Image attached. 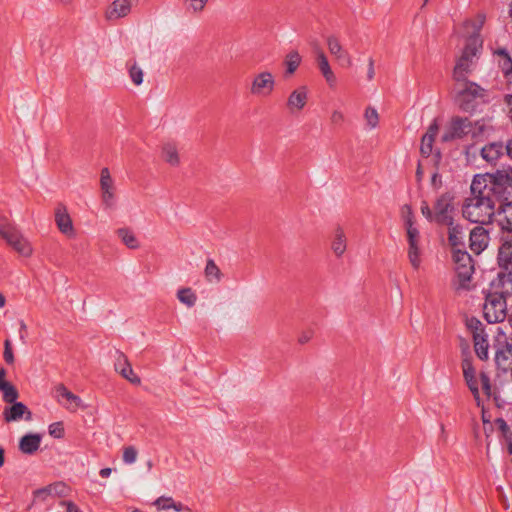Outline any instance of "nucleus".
<instances>
[{"instance_id":"nucleus-36","label":"nucleus","mask_w":512,"mask_h":512,"mask_svg":"<svg viewBox=\"0 0 512 512\" xmlns=\"http://www.w3.org/2000/svg\"><path fill=\"white\" fill-rule=\"evenodd\" d=\"M0 391L3 393V400L6 403L15 402L19 396L17 389L10 382L0 385Z\"/></svg>"},{"instance_id":"nucleus-52","label":"nucleus","mask_w":512,"mask_h":512,"mask_svg":"<svg viewBox=\"0 0 512 512\" xmlns=\"http://www.w3.org/2000/svg\"><path fill=\"white\" fill-rule=\"evenodd\" d=\"M374 61L372 58L369 59L367 77L369 80L374 78Z\"/></svg>"},{"instance_id":"nucleus-55","label":"nucleus","mask_w":512,"mask_h":512,"mask_svg":"<svg viewBox=\"0 0 512 512\" xmlns=\"http://www.w3.org/2000/svg\"><path fill=\"white\" fill-rule=\"evenodd\" d=\"M56 391L58 393L59 396L61 397H65L66 396V393H69L70 391L62 384L58 385L57 388H56Z\"/></svg>"},{"instance_id":"nucleus-19","label":"nucleus","mask_w":512,"mask_h":512,"mask_svg":"<svg viewBox=\"0 0 512 512\" xmlns=\"http://www.w3.org/2000/svg\"><path fill=\"white\" fill-rule=\"evenodd\" d=\"M318 68L330 87L336 85L337 78L329 64L328 58L321 49L315 50Z\"/></svg>"},{"instance_id":"nucleus-4","label":"nucleus","mask_w":512,"mask_h":512,"mask_svg":"<svg viewBox=\"0 0 512 512\" xmlns=\"http://www.w3.org/2000/svg\"><path fill=\"white\" fill-rule=\"evenodd\" d=\"M453 261L455 264L456 279L454 286L457 290H469L472 275L474 273V265L471 255L462 249L453 251Z\"/></svg>"},{"instance_id":"nucleus-2","label":"nucleus","mask_w":512,"mask_h":512,"mask_svg":"<svg viewBox=\"0 0 512 512\" xmlns=\"http://www.w3.org/2000/svg\"><path fill=\"white\" fill-rule=\"evenodd\" d=\"M494 278L485 294L483 315L488 323H502L507 318V298L512 296V278Z\"/></svg>"},{"instance_id":"nucleus-46","label":"nucleus","mask_w":512,"mask_h":512,"mask_svg":"<svg viewBox=\"0 0 512 512\" xmlns=\"http://www.w3.org/2000/svg\"><path fill=\"white\" fill-rule=\"evenodd\" d=\"M4 359L8 364H12L14 362V354L12 351V345L10 340H5L4 342Z\"/></svg>"},{"instance_id":"nucleus-30","label":"nucleus","mask_w":512,"mask_h":512,"mask_svg":"<svg viewBox=\"0 0 512 512\" xmlns=\"http://www.w3.org/2000/svg\"><path fill=\"white\" fill-rule=\"evenodd\" d=\"M117 235L128 248H139V241L132 230L128 228H120L117 230Z\"/></svg>"},{"instance_id":"nucleus-28","label":"nucleus","mask_w":512,"mask_h":512,"mask_svg":"<svg viewBox=\"0 0 512 512\" xmlns=\"http://www.w3.org/2000/svg\"><path fill=\"white\" fill-rule=\"evenodd\" d=\"M407 256L414 270H418L422 263L421 244H408Z\"/></svg>"},{"instance_id":"nucleus-6","label":"nucleus","mask_w":512,"mask_h":512,"mask_svg":"<svg viewBox=\"0 0 512 512\" xmlns=\"http://www.w3.org/2000/svg\"><path fill=\"white\" fill-rule=\"evenodd\" d=\"M494 362L496 369L507 373L512 369V338L509 339L502 328L498 327L493 338Z\"/></svg>"},{"instance_id":"nucleus-32","label":"nucleus","mask_w":512,"mask_h":512,"mask_svg":"<svg viewBox=\"0 0 512 512\" xmlns=\"http://www.w3.org/2000/svg\"><path fill=\"white\" fill-rule=\"evenodd\" d=\"M464 357L462 360V371H463V377L464 380L472 379L473 377L477 376L476 370L472 364V357L470 355V352L468 351V348H466V351L463 352Z\"/></svg>"},{"instance_id":"nucleus-57","label":"nucleus","mask_w":512,"mask_h":512,"mask_svg":"<svg viewBox=\"0 0 512 512\" xmlns=\"http://www.w3.org/2000/svg\"><path fill=\"white\" fill-rule=\"evenodd\" d=\"M6 370L4 368H0V385H5L8 381L5 380Z\"/></svg>"},{"instance_id":"nucleus-41","label":"nucleus","mask_w":512,"mask_h":512,"mask_svg":"<svg viewBox=\"0 0 512 512\" xmlns=\"http://www.w3.org/2000/svg\"><path fill=\"white\" fill-rule=\"evenodd\" d=\"M129 76L135 85H140L143 82V70L136 64L132 65L129 69Z\"/></svg>"},{"instance_id":"nucleus-35","label":"nucleus","mask_w":512,"mask_h":512,"mask_svg":"<svg viewBox=\"0 0 512 512\" xmlns=\"http://www.w3.org/2000/svg\"><path fill=\"white\" fill-rule=\"evenodd\" d=\"M364 119L366 122V126L369 129L377 128L379 125V114H378L376 108H374L372 106L366 107L365 112H364Z\"/></svg>"},{"instance_id":"nucleus-47","label":"nucleus","mask_w":512,"mask_h":512,"mask_svg":"<svg viewBox=\"0 0 512 512\" xmlns=\"http://www.w3.org/2000/svg\"><path fill=\"white\" fill-rule=\"evenodd\" d=\"M422 215L430 222H434V210L432 211L427 202L423 201L421 204Z\"/></svg>"},{"instance_id":"nucleus-53","label":"nucleus","mask_w":512,"mask_h":512,"mask_svg":"<svg viewBox=\"0 0 512 512\" xmlns=\"http://www.w3.org/2000/svg\"><path fill=\"white\" fill-rule=\"evenodd\" d=\"M505 154L512 160V138L509 139L505 144Z\"/></svg>"},{"instance_id":"nucleus-59","label":"nucleus","mask_w":512,"mask_h":512,"mask_svg":"<svg viewBox=\"0 0 512 512\" xmlns=\"http://www.w3.org/2000/svg\"><path fill=\"white\" fill-rule=\"evenodd\" d=\"M26 328H27V327H26V324H25L23 321H21V322H20V329H21V331H20V338H21V339H24V335L22 334V331H25V330H26Z\"/></svg>"},{"instance_id":"nucleus-60","label":"nucleus","mask_w":512,"mask_h":512,"mask_svg":"<svg viewBox=\"0 0 512 512\" xmlns=\"http://www.w3.org/2000/svg\"><path fill=\"white\" fill-rule=\"evenodd\" d=\"M497 422L499 423V426L502 430H505L507 428V424L503 419H498Z\"/></svg>"},{"instance_id":"nucleus-10","label":"nucleus","mask_w":512,"mask_h":512,"mask_svg":"<svg viewBox=\"0 0 512 512\" xmlns=\"http://www.w3.org/2000/svg\"><path fill=\"white\" fill-rule=\"evenodd\" d=\"M100 189L103 204L107 208H112L116 202L115 185L107 167L102 168L100 173Z\"/></svg>"},{"instance_id":"nucleus-24","label":"nucleus","mask_w":512,"mask_h":512,"mask_svg":"<svg viewBox=\"0 0 512 512\" xmlns=\"http://www.w3.org/2000/svg\"><path fill=\"white\" fill-rule=\"evenodd\" d=\"M473 344L474 351L477 357L482 361H487L489 359V341L488 334L485 332L483 334L473 335Z\"/></svg>"},{"instance_id":"nucleus-21","label":"nucleus","mask_w":512,"mask_h":512,"mask_svg":"<svg viewBox=\"0 0 512 512\" xmlns=\"http://www.w3.org/2000/svg\"><path fill=\"white\" fill-rule=\"evenodd\" d=\"M330 54L338 61H344L348 65L351 64V58L346 49L342 46L338 37L331 35L326 40Z\"/></svg>"},{"instance_id":"nucleus-40","label":"nucleus","mask_w":512,"mask_h":512,"mask_svg":"<svg viewBox=\"0 0 512 512\" xmlns=\"http://www.w3.org/2000/svg\"><path fill=\"white\" fill-rule=\"evenodd\" d=\"M138 451L134 446H126L123 448L122 459L125 464H134L137 460Z\"/></svg>"},{"instance_id":"nucleus-42","label":"nucleus","mask_w":512,"mask_h":512,"mask_svg":"<svg viewBox=\"0 0 512 512\" xmlns=\"http://www.w3.org/2000/svg\"><path fill=\"white\" fill-rule=\"evenodd\" d=\"M406 236L408 244H421V235L419 229L415 227L407 228Z\"/></svg>"},{"instance_id":"nucleus-27","label":"nucleus","mask_w":512,"mask_h":512,"mask_svg":"<svg viewBox=\"0 0 512 512\" xmlns=\"http://www.w3.org/2000/svg\"><path fill=\"white\" fill-rule=\"evenodd\" d=\"M448 227V241L452 246L453 251L464 247L462 227L460 225H454V223Z\"/></svg>"},{"instance_id":"nucleus-11","label":"nucleus","mask_w":512,"mask_h":512,"mask_svg":"<svg viewBox=\"0 0 512 512\" xmlns=\"http://www.w3.org/2000/svg\"><path fill=\"white\" fill-rule=\"evenodd\" d=\"M133 3L134 0H113L105 9V19L116 22L127 17L132 11Z\"/></svg>"},{"instance_id":"nucleus-48","label":"nucleus","mask_w":512,"mask_h":512,"mask_svg":"<svg viewBox=\"0 0 512 512\" xmlns=\"http://www.w3.org/2000/svg\"><path fill=\"white\" fill-rule=\"evenodd\" d=\"M344 121V114L340 110H334L331 113V122L333 124H341Z\"/></svg>"},{"instance_id":"nucleus-26","label":"nucleus","mask_w":512,"mask_h":512,"mask_svg":"<svg viewBox=\"0 0 512 512\" xmlns=\"http://www.w3.org/2000/svg\"><path fill=\"white\" fill-rule=\"evenodd\" d=\"M347 248V238L344 230L337 227L334 231L331 249L337 257H342Z\"/></svg>"},{"instance_id":"nucleus-20","label":"nucleus","mask_w":512,"mask_h":512,"mask_svg":"<svg viewBox=\"0 0 512 512\" xmlns=\"http://www.w3.org/2000/svg\"><path fill=\"white\" fill-rule=\"evenodd\" d=\"M55 222L61 233L69 237H73L75 235L71 217L64 206H59L56 209Z\"/></svg>"},{"instance_id":"nucleus-31","label":"nucleus","mask_w":512,"mask_h":512,"mask_svg":"<svg viewBox=\"0 0 512 512\" xmlns=\"http://www.w3.org/2000/svg\"><path fill=\"white\" fill-rule=\"evenodd\" d=\"M66 486L65 484L58 482L52 485H49L45 488L38 489L35 491V495L39 498H42L43 500L46 499L47 495H63L65 492Z\"/></svg>"},{"instance_id":"nucleus-13","label":"nucleus","mask_w":512,"mask_h":512,"mask_svg":"<svg viewBox=\"0 0 512 512\" xmlns=\"http://www.w3.org/2000/svg\"><path fill=\"white\" fill-rule=\"evenodd\" d=\"M114 369L130 383L135 385L141 383V379L134 373L128 358L119 350H116L114 354Z\"/></svg>"},{"instance_id":"nucleus-61","label":"nucleus","mask_w":512,"mask_h":512,"mask_svg":"<svg viewBox=\"0 0 512 512\" xmlns=\"http://www.w3.org/2000/svg\"><path fill=\"white\" fill-rule=\"evenodd\" d=\"M5 304H6V298L2 293H0V308L4 307Z\"/></svg>"},{"instance_id":"nucleus-18","label":"nucleus","mask_w":512,"mask_h":512,"mask_svg":"<svg viewBox=\"0 0 512 512\" xmlns=\"http://www.w3.org/2000/svg\"><path fill=\"white\" fill-rule=\"evenodd\" d=\"M438 132L439 124L437 119H434L428 126L426 133L421 138L420 152L424 157H428L432 153L433 143Z\"/></svg>"},{"instance_id":"nucleus-54","label":"nucleus","mask_w":512,"mask_h":512,"mask_svg":"<svg viewBox=\"0 0 512 512\" xmlns=\"http://www.w3.org/2000/svg\"><path fill=\"white\" fill-rule=\"evenodd\" d=\"M311 337H312V333H310V332L302 333L299 337V343L305 344L311 339Z\"/></svg>"},{"instance_id":"nucleus-63","label":"nucleus","mask_w":512,"mask_h":512,"mask_svg":"<svg viewBox=\"0 0 512 512\" xmlns=\"http://www.w3.org/2000/svg\"><path fill=\"white\" fill-rule=\"evenodd\" d=\"M509 16L512 18V1L509 4V10H508Z\"/></svg>"},{"instance_id":"nucleus-23","label":"nucleus","mask_w":512,"mask_h":512,"mask_svg":"<svg viewBox=\"0 0 512 512\" xmlns=\"http://www.w3.org/2000/svg\"><path fill=\"white\" fill-rule=\"evenodd\" d=\"M161 157L170 166L180 165V155L178 146L174 142H166L161 147Z\"/></svg>"},{"instance_id":"nucleus-62","label":"nucleus","mask_w":512,"mask_h":512,"mask_svg":"<svg viewBox=\"0 0 512 512\" xmlns=\"http://www.w3.org/2000/svg\"><path fill=\"white\" fill-rule=\"evenodd\" d=\"M505 74L512 79V65L506 68Z\"/></svg>"},{"instance_id":"nucleus-15","label":"nucleus","mask_w":512,"mask_h":512,"mask_svg":"<svg viewBox=\"0 0 512 512\" xmlns=\"http://www.w3.org/2000/svg\"><path fill=\"white\" fill-rule=\"evenodd\" d=\"M308 101V88L305 85L294 89L287 98V109L291 113L300 112L304 109Z\"/></svg>"},{"instance_id":"nucleus-50","label":"nucleus","mask_w":512,"mask_h":512,"mask_svg":"<svg viewBox=\"0 0 512 512\" xmlns=\"http://www.w3.org/2000/svg\"><path fill=\"white\" fill-rule=\"evenodd\" d=\"M498 54L503 56L505 58L504 61V68L506 69L508 66H512V58L510 57L509 53L506 49H500L498 51Z\"/></svg>"},{"instance_id":"nucleus-1","label":"nucleus","mask_w":512,"mask_h":512,"mask_svg":"<svg viewBox=\"0 0 512 512\" xmlns=\"http://www.w3.org/2000/svg\"><path fill=\"white\" fill-rule=\"evenodd\" d=\"M512 197V177L505 170L476 174L470 184L469 194L464 197L461 213L470 223H492L499 200Z\"/></svg>"},{"instance_id":"nucleus-64","label":"nucleus","mask_w":512,"mask_h":512,"mask_svg":"<svg viewBox=\"0 0 512 512\" xmlns=\"http://www.w3.org/2000/svg\"><path fill=\"white\" fill-rule=\"evenodd\" d=\"M148 467H149V468H151V467H152V462H151V461H149V462H148Z\"/></svg>"},{"instance_id":"nucleus-33","label":"nucleus","mask_w":512,"mask_h":512,"mask_svg":"<svg viewBox=\"0 0 512 512\" xmlns=\"http://www.w3.org/2000/svg\"><path fill=\"white\" fill-rule=\"evenodd\" d=\"M301 63V56L297 51H291L286 55L284 64L286 67V74L292 75L295 73Z\"/></svg>"},{"instance_id":"nucleus-51","label":"nucleus","mask_w":512,"mask_h":512,"mask_svg":"<svg viewBox=\"0 0 512 512\" xmlns=\"http://www.w3.org/2000/svg\"><path fill=\"white\" fill-rule=\"evenodd\" d=\"M170 505H171V509L175 510L176 512H181L183 510H188V508L185 507L182 503L175 502L173 499H172V503Z\"/></svg>"},{"instance_id":"nucleus-16","label":"nucleus","mask_w":512,"mask_h":512,"mask_svg":"<svg viewBox=\"0 0 512 512\" xmlns=\"http://www.w3.org/2000/svg\"><path fill=\"white\" fill-rule=\"evenodd\" d=\"M489 240V232L483 225L479 224L470 232V248L476 254H480L487 248Z\"/></svg>"},{"instance_id":"nucleus-29","label":"nucleus","mask_w":512,"mask_h":512,"mask_svg":"<svg viewBox=\"0 0 512 512\" xmlns=\"http://www.w3.org/2000/svg\"><path fill=\"white\" fill-rule=\"evenodd\" d=\"M204 275L206 280L210 283H218L221 281L222 273L213 259L207 260Z\"/></svg>"},{"instance_id":"nucleus-56","label":"nucleus","mask_w":512,"mask_h":512,"mask_svg":"<svg viewBox=\"0 0 512 512\" xmlns=\"http://www.w3.org/2000/svg\"><path fill=\"white\" fill-rule=\"evenodd\" d=\"M112 473V470L111 468H102L99 472V475L102 477V478H108Z\"/></svg>"},{"instance_id":"nucleus-9","label":"nucleus","mask_w":512,"mask_h":512,"mask_svg":"<svg viewBox=\"0 0 512 512\" xmlns=\"http://www.w3.org/2000/svg\"><path fill=\"white\" fill-rule=\"evenodd\" d=\"M454 213L453 196L449 193L440 195L434 204V222L451 226L454 222Z\"/></svg>"},{"instance_id":"nucleus-44","label":"nucleus","mask_w":512,"mask_h":512,"mask_svg":"<svg viewBox=\"0 0 512 512\" xmlns=\"http://www.w3.org/2000/svg\"><path fill=\"white\" fill-rule=\"evenodd\" d=\"M49 434L54 438H62L64 436V428L61 422H55L49 425Z\"/></svg>"},{"instance_id":"nucleus-3","label":"nucleus","mask_w":512,"mask_h":512,"mask_svg":"<svg viewBox=\"0 0 512 512\" xmlns=\"http://www.w3.org/2000/svg\"><path fill=\"white\" fill-rule=\"evenodd\" d=\"M484 130L482 121L472 122L467 117H453L441 136L442 142L464 139L467 136L476 138Z\"/></svg>"},{"instance_id":"nucleus-8","label":"nucleus","mask_w":512,"mask_h":512,"mask_svg":"<svg viewBox=\"0 0 512 512\" xmlns=\"http://www.w3.org/2000/svg\"><path fill=\"white\" fill-rule=\"evenodd\" d=\"M276 88L275 76L268 70L260 71L251 78L249 92L258 98L269 97Z\"/></svg>"},{"instance_id":"nucleus-39","label":"nucleus","mask_w":512,"mask_h":512,"mask_svg":"<svg viewBox=\"0 0 512 512\" xmlns=\"http://www.w3.org/2000/svg\"><path fill=\"white\" fill-rule=\"evenodd\" d=\"M466 327L473 335L485 333L484 326L480 320L475 317L466 319Z\"/></svg>"},{"instance_id":"nucleus-45","label":"nucleus","mask_w":512,"mask_h":512,"mask_svg":"<svg viewBox=\"0 0 512 512\" xmlns=\"http://www.w3.org/2000/svg\"><path fill=\"white\" fill-rule=\"evenodd\" d=\"M64 398L71 404V407H69L70 409L75 411L79 407L84 408L81 398L72 392L66 393Z\"/></svg>"},{"instance_id":"nucleus-38","label":"nucleus","mask_w":512,"mask_h":512,"mask_svg":"<svg viewBox=\"0 0 512 512\" xmlns=\"http://www.w3.org/2000/svg\"><path fill=\"white\" fill-rule=\"evenodd\" d=\"M209 0H185L186 9L191 14H200L205 9Z\"/></svg>"},{"instance_id":"nucleus-22","label":"nucleus","mask_w":512,"mask_h":512,"mask_svg":"<svg viewBox=\"0 0 512 512\" xmlns=\"http://www.w3.org/2000/svg\"><path fill=\"white\" fill-rule=\"evenodd\" d=\"M458 95L461 103H463V97L469 100L476 99L483 96V89L476 83L467 81L457 82ZM463 107V104H461Z\"/></svg>"},{"instance_id":"nucleus-25","label":"nucleus","mask_w":512,"mask_h":512,"mask_svg":"<svg viewBox=\"0 0 512 512\" xmlns=\"http://www.w3.org/2000/svg\"><path fill=\"white\" fill-rule=\"evenodd\" d=\"M41 443V436L39 434H26L19 442V449L22 453L31 455L35 453Z\"/></svg>"},{"instance_id":"nucleus-49","label":"nucleus","mask_w":512,"mask_h":512,"mask_svg":"<svg viewBox=\"0 0 512 512\" xmlns=\"http://www.w3.org/2000/svg\"><path fill=\"white\" fill-rule=\"evenodd\" d=\"M61 505L66 507L67 512H82L80 508L71 501H62Z\"/></svg>"},{"instance_id":"nucleus-7","label":"nucleus","mask_w":512,"mask_h":512,"mask_svg":"<svg viewBox=\"0 0 512 512\" xmlns=\"http://www.w3.org/2000/svg\"><path fill=\"white\" fill-rule=\"evenodd\" d=\"M480 47L481 45L477 37L469 38L453 70V79L456 82H464L467 79V76L472 71L474 58L477 56Z\"/></svg>"},{"instance_id":"nucleus-34","label":"nucleus","mask_w":512,"mask_h":512,"mask_svg":"<svg viewBox=\"0 0 512 512\" xmlns=\"http://www.w3.org/2000/svg\"><path fill=\"white\" fill-rule=\"evenodd\" d=\"M178 300L187 307H193L196 304L197 296L191 288H181L177 292Z\"/></svg>"},{"instance_id":"nucleus-17","label":"nucleus","mask_w":512,"mask_h":512,"mask_svg":"<svg viewBox=\"0 0 512 512\" xmlns=\"http://www.w3.org/2000/svg\"><path fill=\"white\" fill-rule=\"evenodd\" d=\"M31 416L30 410L22 402L15 401L12 406L5 407L3 411V417L6 422L19 421L23 417H25L26 420H30Z\"/></svg>"},{"instance_id":"nucleus-58","label":"nucleus","mask_w":512,"mask_h":512,"mask_svg":"<svg viewBox=\"0 0 512 512\" xmlns=\"http://www.w3.org/2000/svg\"><path fill=\"white\" fill-rule=\"evenodd\" d=\"M5 463V457H4V449L0 447V467H2Z\"/></svg>"},{"instance_id":"nucleus-14","label":"nucleus","mask_w":512,"mask_h":512,"mask_svg":"<svg viewBox=\"0 0 512 512\" xmlns=\"http://www.w3.org/2000/svg\"><path fill=\"white\" fill-rule=\"evenodd\" d=\"M504 155L505 147L502 141L489 142L480 150L481 158L491 165H496Z\"/></svg>"},{"instance_id":"nucleus-37","label":"nucleus","mask_w":512,"mask_h":512,"mask_svg":"<svg viewBox=\"0 0 512 512\" xmlns=\"http://www.w3.org/2000/svg\"><path fill=\"white\" fill-rule=\"evenodd\" d=\"M401 218L405 229L415 227V219L410 205L405 204L401 207Z\"/></svg>"},{"instance_id":"nucleus-43","label":"nucleus","mask_w":512,"mask_h":512,"mask_svg":"<svg viewBox=\"0 0 512 512\" xmlns=\"http://www.w3.org/2000/svg\"><path fill=\"white\" fill-rule=\"evenodd\" d=\"M171 503L172 497L160 496L153 502V505L156 506L158 510H168L171 509Z\"/></svg>"},{"instance_id":"nucleus-12","label":"nucleus","mask_w":512,"mask_h":512,"mask_svg":"<svg viewBox=\"0 0 512 512\" xmlns=\"http://www.w3.org/2000/svg\"><path fill=\"white\" fill-rule=\"evenodd\" d=\"M467 387L471 391L477 406H481V398H480V389L481 385L483 393L489 398L492 394V386L490 382V378L486 372H480L479 378L477 376L473 377L471 380L468 379L465 381Z\"/></svg>"},{"instance_id":"nucleus-5","label":"nucleus","mask_w":512,"mask_h":512,"mask_svg":"<svg viewBox=\"0 0 512 512\" xmlns=\"http://www.w3.org/2000/svg\"><path fill=\"white\" fill-rule=\"evenodd\" d=\"M0 237L16 252L24 257H30L33 249L30 242L22 235L17 227L5 216L0 215Z\"/></svg>"}]
</instances>
